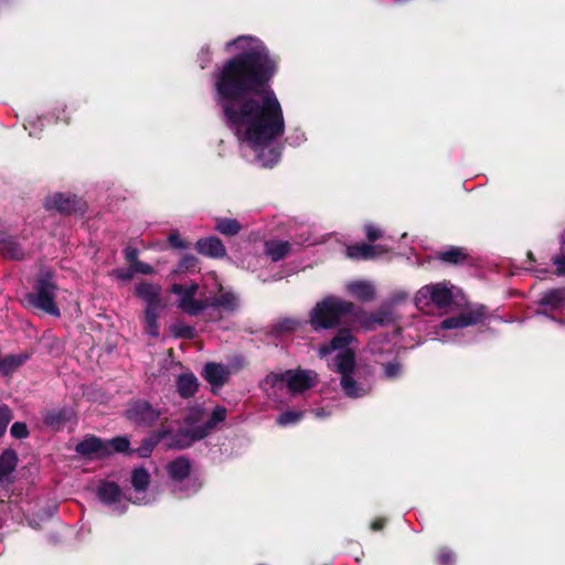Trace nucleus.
<instances>
[{"label":"nucleus","mask_w":565,"mask_h":565,"mask_svg":"<svg viewBox=\"0 0 565 565\" xmlns=\"http://www.w3.org/2000/svg\"><path fill=\"white\" fill-rule=\"evenodd\" d=\"M276 71L277 60L262 41L249 36V145L263 167L278 162L277 140L285 132L282 108L269 86Z\"/></svg>","instance_id":"obj_1"},{"label":"nucleus","mask_w":565,"mask_h":565,"mask_svg":"<svg viewBox=\"0 0 565 565\" xmlns=\"http://www.w3.org/2000/svg\"><path fill=\"white\" fill-rule=\"evenodd\" d=\"M225 50H237V55L213 73L214 100L243 149L247 141V36L227 42Z\"/></svg>","instance_id":"obj_2"},{"label":"nucleus","mask_w":565,"mask_h":565,"mask_svg":"<svg viewBox=\"0 0 565 565\" xmlns=\"http://www.w3.org/2000/svg\"><path fill=\"white\" fill-rule=\"evenodd\" d=\"M353 342L354 338L350 331L340 330L329 343L318 349V355L326 359L329 354L335 353L329 366L341 375L340 384L344 394L351 398H359L371 391L372 384L361 377V371L355 363Z\"/></svg>","instance_id":"obj_3"},{"label":"nucleus","mask_w":565,"mask_h":565,"mask_svg":"<svg viewBox=\"0 0 565 565\" xmlns=\"http://www.w3.org/2000/svg\"><path fill=\"white\" fill-rule=\"evenodd\" d=\"M226 415L227 411L223 406H216L210 415L202 407H192L184 418V428L172 430L162 426L157 430V433H162L160 444L167 449L186 448L194 441L209 436L225 420Z\"/></svg>","instance_id":"obj_4"},{"label":"nucleus","mask_w":565,"mask_h":565,"mask_svg":"<svg viewBox=\"0 0 565 565\" xmlns=\"http://www.w3.org/2000/svg\"><path fill=\"white\" fill-rule=\"evenodd\" d=\"M352 308L351 302L335 296H328L313 306L308 321L313 330L333 329Z\"/></svg>","instance_id":"obj_5"},{"label":"nucleus","mask_w":565,"mask_h":565,"mask_svg":"<svg viewBox=\"0 0 565 565\" xmlns=\"http://www.w3.org/2000/svg\"><path fill=\"white\" fill-rule=\"evenodd\" d=\"M167 473L172 491L181 497H191L203 487L201 477L192 473L191 461L183 456L167 465Z\"/></svg>","instance_id":"obj_6"},{"label":"nucleus","mask_w":565,"mask_h":565,"mask_svg":"<svg viewBox=\"0 0 565 565\" xmlns=\"http://www.w3.org/2000/svg\"><path fill=\"white\" fill-rule=\"evenodd\" d=\"M318 383V374L310 370H288L279 374H270L264 381L266 391L271 388L274 394L286 388L290 394L298 395Z\"/></svg>","instance_id":"obj_7"},{"label":"nucleus","mask_w":565,"mask_h":565,"mask_svg":"<svg viewBox=\"0 0 565 565\" xmlns=\"http://www.w3.org/2000/svg\"><path fill=\"white\" fill-rule=\"evenodd\" d=\"M52 273L42 270L35 280L33 292L28 295L31 306L51 316L58 317L60 310L55 305L56 286L52 281Z\"/></svg>","instance_id":"obj_8"},{"label":"nucleus","mask_w":565,"mask_h":565,"mask_svg":"<svg viewBox=\"0 0 565 565\" xmlns=\"http://www.w3.org/2000/svg\"><path fill=\"white\" fill-rule=\"evenodd\" d=\"M451 301V288L445 282L426 285L415 296V303L420 310L428 309L430 306L444 308L449 306Z\"/></svg>","instance_id":"obj_9"},{"label":"nucleus","mask_w":565,"mask_h":565,"mask_svg":"<svg viewBox=\"0 0 565 565\" xmlns=\"http://www.w3.org/2000/svg\"><path fill=\"white\" fill-rule=\"evenodd\" d=\"M198 290L199 286L196 284L188 286L173 284L171 287V292L178 296V308L190 316H198L207 309V298H195Z\"/></svg>","instance_id":"obj_10"},{"label":"nucleus","mask_w":565,"mask_h":565,"mask_svg":"<svg viewBox=\"0 0 565 565\" xmlns=\"http://www.w3.org/2000/svg\"><path fill=\"white\" fill-rule=\"evenodd\" d=\"M97 497L102 503L113 512L122 514L127 511L130 502L119 486L113 481H103L97 488Z\"/></svg>","instance_id":"obj_11"},{"label":"nucleus","mask_w":565,"mask_h":565,"mask_svg":"<svg viewBox=\"0 0 565 565\" xmlns=\"http://www.w3.org/2000/svg\"><path fill=\"white\" fill-rule=\"evenodd\" d=\"M131 487L132 492L129 495V500L134 504L146 505L156 500L149 491L150 473L143 467L135 468L131 471Z\"/></svg>","instance_id":"obj_12"},{"label":"nucleus","mask_w":565,"mask_h":565,"mask_svg":"<svg viewBox=\"0 0 565 565\" xmlns=\"http://www.w3.org/2000/svg\"><path fill=\"white\" fill-rule=\"evenodd\" d=\"M127 418L140 426H152L161 416V411L154 408L148 401L138 399L126 411Z\"/></svg>","instance_id":"obj_13"},{"label":"nucleus","mask_w":565,"mask_h":565,"mask_svg":"<svg viewBox=\"0 0 565 565\" xmlns=\"http://www.w3.org/2000/svg\"><path fill=\"white\" fill-rule=\"evenodd\" d=\"M44 207L47 211L70 214L82 210L83 201L72 193L55 192L45 198Z\"/></svg>","instance_id":"obj_14"},{"label":"nucleus","mask_w":565,"mask_h":565,"mask_svg":"<svg viewBox=\"0 0 565 565\" xmlns=\"http://www.w3.org/2000/svg\"><path fill=\"white\" fill-rule=\"evenodd\" d=\"M106 449L107 446L105 445V440L95 436H88L84 438L75 447V451L78 455L89 459H100L107 457Z\"/></svg>","instance_id":"obj_15"},{"label":"nucleus","mask_w":565,"mask_h":565,"mask_svg":"<svg viewBox=\"0 0 565 565\" xmlns=\"http://www.w3.org/2000/svg\"><path fill=\"white\" fill-rule=\"evenodd\" d=\"M218 296L207 297V308L233 311L238 307L237 296L230 289H225L216 281Z\"/></svg>","instance_id":"obj_16"},{"label":"nucleus","mask_w":565,"mask_h":565,"mask_svg":"<svg viewBox=\"0 0 565 565\" xmlns=\"http://www.w3.org/2000/svg\"><path fill=\"white\" fill-rule=\"evenodd\" d=\"M230 370L226 365L215 362H209L203 366L202 376L212 385L213 390L221 387L230 377Z\"/></svg>","instance_id":"obj_17"},{"label":"nucleus","mask_w":565,"mask_h":565,"mask_svg":"<svg viewBox=\"0 0 565 565\" xmlns=\"http://www.w3.org/2000/svg\"><path fill=\"white\" fill-rule=\"evenodd\" d=\"M161 287L157 284L143 281L136 286V295L146 303V308L162 307Z\"/></svg>","instance_id":"obj_18"},{"label":"nucleus","mask_w":565,"mask_h":565,"mask_svg":"<svg viewBox=\"0 0 565 565\" xmlns=\"http://www.w3.org/2000/svg\"><path fill=\"white\" fill-rule=\"evenodd\" d=\"M196 249L200 254L212 258H221L225 256L226 253L225 246L216 236H209L199 239L196 242Z\"/></svg>","instance_id":"obj_19"},{"label":"nucleus","mask_w":565,"mask_h":565,"mask_svg":"<svg viewBox=\"0 0 565 565\" xmlns=\"http://www.w3.org/2000/svg\"><path fill=\"white\" fill-rule=\"evenodd\" d=\"M348 292L360 301H371L375 297V287L366 280H352L347 282Z\"/></svg>","instance_id":"obj_20"},{"label":"nucleus","mask_w":565,"mask_h":565,"mask_svg":"<svg viewBox=\"0 0 565 565\" xmlns=\"http://www.w3.org/2000/svg\"><path fill=\"white\" fill-rule=\"evenodd\" d=\"M386 253V249L381 246H371L366 244H358L347 247V256L355 259H370L375 258Z\"/></svg>","instance_id":"obj_21"},{"label":"nucleus","mask_w":565,"mask_h":565,"mask_svg":"<svg viewBox=\"0 0 565 565\" xmlns=\"http://www.w3.org/2000/svg\"><path fill=\"white\" fill-rule=\"evenodd\" d=\"M482 313L480 311L463 312L458 317L446 319L441 322L443 329H457L477 323Z\"/></svg>","instance_id":"obj_22"},{"label":"nucleus","mask_w":565,"mask_h":565,"mask_svg":"<svg viewBox=\"0 0 565 565\" xmlns=\"http://www.w3.org/2000/svg\"><path fill=\"white\" fill-rule=\"evenodd\" d=\"M0 254L11 259H21L24 256L21 245L7 234H0Z\"/></svg>","instance_id":"obj_23"},{"label":"nucleus","mask_w":565,"mask_h":565,"mask_svg":"<svg viewBox=\"0 0 565 565\" xmlns=\"http://www.w3.org/2000/svg\"><path fill=\"white\" fill-rule=\"evenodd\" d=\"M199 387V382L193 373H182L177 379V391L183 398L192 397Z\"/></svg>","instance_id":"obj_24"},{"label":"nucleus","mask_w":565,"mask_h":565,"mask_svg":"<svg viewBox=\"0 0 565 565\" xmlns=\"http://www.w3.org/2000/svg\"><path fill=\"white\" fill-rule=\"evenodd\" d=\"M18 463V455L12 449H6L0 455V483L15 470Z\"/></svg>","instance_id":"obj_25"},{"label":"nucleus","mask_w":565,"mask_h":565,"mask_svg":"<svg viewBox=\"0 0 565 565\" xmlns=\"http://www.w3.org/2000/svg\"><path fill=\"white\" fill-rule=\"evenodd\" d=\"M29 359V354L20 353V354H8L2 356L0 364V373L2 375H10L14 371H17L23 363H25Z\"/></svg>","instance_id":"obj_26"},{"label":"nucleus","mask_w":565,"mask_h":565,"mask_svg":"<svg viewBox=\"0 0 565 565\" xmlns=\"http://www.w3.org/2000/svg\"><path fill=\"white\" fill-rule=\"evenodd\" d=\"M241 230L242 225L235 218L215 217V231L224 236H235Z\"/></svg>","instance_id":"obj_27"},{"label":"nucleus","mask_w":565,"mask_h":565,"mask_svg":"<svg viewBox=\"0 0 565 565\" xmlns=\"http://www.w3.org/2000/svg\"><path fill=\"white\" fill-rule=\"evenodd\" d=\"M290 245L282 241H271L265 244L266 255L274 262H277L288 255Z\"/></svg>","instance_id":"obj_28"},{"label":"nucleus","mask_w":565,"mask_h":565,"mask_svg":"<svg viewBox=\"0 0 565 565\" xmlns=\"http://www.w3.org/2000/svg\"><path fill=\"white\" fill-rule=\"evenodd\" d=\"M565 303V289L553 290L544 295L540 305L551 310H556Z\"/></svg>","instance_id":"obj_29"},{"label":"nucleus","mask_w":565,"mask_h":565,"mask_svg":"<svg viewBox=\"0 0 565 565\" xmlns=\"http://www.w3.org/2000/svg\"><path fill=\"white\" fill-rule=\"evenodd\" d=\"M162 307H150L145 310L146 332L153 338L159 335V326L157 322L159 311Z\"/></svg>","instance_id":"obj_30"},{"label":"nucleus","mask_w":565,"mask_h":565,"mask_svg":"<svg viewBox=\"0 0 565 565\" xmlns=\"http://www.w3.org/2000/svg\"><path fill=\"white\" fill-rule=\"evenodd\" d=\"M70 417V412L65 408L53 409L45 414L44 424L53 427L60 428Z\"/></svg>","instance_id":"obj_31"},{"label":"nucleus","mask_w":565,"mask_h":565,"mask_svg":"<svg viewBox=\"0 0 565 565\" xmlns=\"http://www.w3.org/2000/svg\"><path fill=\"white\" fill-rule=\"evenodd\" d=\"M162 433L153 431L148 438H146L142 445L136 450L139 457H148L156 445L160 444V435Z\"/></svg>","instance_id":"obj_32"},{"label":"nucleus","mask_w":565,"mask_h":565,"mask_svg":"<svg viewBox=\"0 0 565 565\" xmlns=\"http://www.w3.org/2000/svg\"><path fill=\"white\" fill-rule=\"evenodd\" d=\"M107 446V456L114 452H126L129 449V440L126 437H116L110 440H105Z\"/></svg>","instance_id":"obj_33"},{"label":"nucleus","mask_w":565,"mask_h":565,"mask_svg":"<svg viewBox=\"0 0 565 565\" xmlns=\"http://www.w3.org/2000/svg\"><path fill=\"white\" fill-rule=\"evenodd\" d=\"M303 417V412L301 411H286L281 413L276 422L279 426H290L295 425Z\"/></svg>","instance_id":"obj_34"},{"label":"nucleus","mask_w":565,"mask_h":565,"mask_svg":"<svg viewBox=\"0 0 565 565\" xmlns=\"http://www.w3.org/2000/svg\"><path fill=\"white\" fill-rule=\"evenodd\" d=\"M50 120L54 122H70L67 106L63 103L56 104L50 114Z\"/></svg>","instance_id":"obj_35"},{"label":"nucleus","mask_w":565,"mask_h":565,"mask_svg":"<svg viewBox=\"0 0 565 565\" xmlns=\"http://www.w3.org/2000/svg\"><path fill=\"white\" fill-rule=\"evenodd\" d=\"M171 330L177 338L193 339L195 335V329L193 327L181 322L174 323Z\"/></svg>","instance_id":"obj_36"},{"label":"nucleus","mask_w":565,"mask_h":565,"mask_svg":"<svg viewBox=\"0 0 565 565\" xmlns=\"http://www.w3.org/2000/svg\"><path fill=\"white\" fill-rule=\"evenodd\" d=\"M465 258V254L460 248H450L440 254V259L448 263L457 264Z\"/></svg>","instance_id":"obj_37"},{"label":"nucleus","mask_w":565,"mask_h":565,"mask_svg":"<svg viewBox=\"0 0 565 565\" xmlns=\"http://www.w3.org/2000/svg\"><path fill=\"white\" fill-rule=\"evenodd\" d=\"M12 418L11 411L8 406H0V437H2L7 430V427Z\"/></svg>","instance_id":"obj_38"},{"label":"nucleus","mask_w":565,"mask_h":565,"mask_svg":"<svg viewBox=\"0 0 565 565\" xmlns=\"http://www.w3.org/2000/svg\"><path fill=\"white\" fill-rule=\"evenodd\" d=\"M10 434L17 439H23L29 436V429L24 423L15 422L10 428Z\"/></svg>","instance_id":"obj_39"},{"label":"nucleus","mask_w":565,"mask_h":565,"mask_svg":"<svg viewBox=\"0 0 565 565\" xmlns=\"http://www.w3.org/2000/svg\"><path fill=\"white\" fill-rule=\"evenodd\" d=\"M198 259L193 255H184L179 262L178 268L175 271H186L191 270L196 266Z\"/></svg>","instance_id":"obj_40"},{"label":"nucleus","mask_w":565,"mask_h":565,"mask_svg":"<svg viewBox=\"0 0 565 565\" xmlns=\"http://www.w3.org/2000/svg\"><path fill=\"white\" fill-rule=\"evenodd\" d=\"M279 329L281 331H294L300 326V321L294 318H285L279 322Z\"/></svg>","instance_id":"obj_41"},{"label":"nucleus","mask_w":565,"mask_h":565,"mask_svg":"<svg viewBox=\"0 0 565 565\" xmlns=\"http://www.w3.org/2000/svg\"><path fill=\"white\" fill-rule=\"evenodd\" d=\"M384 372L387 379H395L402 373V366L397 362L388 363L385 365Z\"/></svg>","instance_id":"obj_42"},{"label":"nucleus","mask_w":565,"mask_h":565,"mask_svg":"<svg viewBox=\"0 0 565 565\" xmlns=\"http://www.w3.org/2000/svg\"><path fill=\"white\" fill-rule=\"evenodd\" d=\"M132 270L135 273H140L143 275H151L154 271L151 265L140 260L135 262V264L132 265Z\"/></svg>","instance_id":"obj_43"},{"label":"nucleus","mask_w":565,"mask_h":565,"mask_svg":"<svg viewBox=\"0 0 565 565\" xmlns=\"http://www.w3.org/2000/svg\"><path fill=\"white\" fill-rule=\"evenodd\" d=\"M168 242L170 243L171 246H173L174 248H178V249H183L186 247V244L184 243V241L180 237V235L178 233L170 234L168 237Z\"/></svg>","instance_id":"obj_44"},{"label":"nucleus","mask_w":565,"mask_h":565,"mask_svg":"<svg viewBox=\"0 0 565 565\" xmlns=\"http://www.w3.org/2000/svg\"><path fill=\"white\" fill-rule=\"evenodd\" d=\"M212 53L209 46L202 47L199 53V60L201 62V67L204 68L211 62Z\"/></svg>","instance_id":"obj_45"},{"label":"nucleus","mask_w":565,"mask_h":565,"mask_svg":"<svg viewBox=\"0 0 565 565\" xmlns=\"http://www.w3.org/2000/svg\"><path fill=\"white\" fill-rule=\"evenodd\" d=\"M134 270H132V267H130L129 269H116L114 271V275L119 279V280H122V281H128L132 278L134 276Z\"/></svg>","instance_id":"obj_46"},{"label":"nucleus","mask_w":565,"mask_h":565,"mask_svg":"<svg viewBox=\"0 0 565 565\" xmlns=\"http://www.w3.org/2000/svg\"><path fill=\"white\" fill-rule=\"evenodd\" d=\"M365 233L370 241H375L382 236L381 231L374 225H366Z\"/></svg>","instance_id":"obj_47"},{"label":"nucleus","mask_w":565,"mask_h":565,"mask_svg":"<svg viewBox=\"0 0 565 565\" xmlns=\"http://www.w3.org/2000/svg\"><path fill=\"white\" fill-rule=\"evenodd\" d=\"M125 257L132 266L135 262H138V250L129 247L125 250Z\"/></svg>","instance_id":"obj_48"},{"label":"nucleus","mask_w":565,"mask_h":565,"mask_svg":"<svg viewBox=\"0 0 565 565\" xmlns=\"http://www.w3.org/2000/svg\"><path fill=\"white\" fill-rule=\"evenodd\" d=\"M24 128L26 130H29V135L30 136H36L38 132L41 130V128H36L35 127V120H33L32 118H29L25 124H24Z\"/></svg>","instance_id":"obj_49"},{"label":"nucleus","mask_w":565,"mask_h":565,"mask_svg":"<svg viewBox=\"0 0 565 565\" xmlns=\"http://www.w3.org/2000/svg\"><path fill=\"white\" fill-rule=\"evenodd\" d=\"M388 320H390L388 313H386V312H377L376 315H374V317L372 319V322H376V323L383 324V323H385Z\"/></svg>","instance_id":"obj_50"},{"label":"nucleus","mask_w":565,"mask_h":565,"mask_svg":"<svg viewBox=\"0 0 565 565\" xmlns=\"http://www.w3.org/2000/svg\"><path fill=\"white\" fill-rule=\"evenodd\" d=\"M454 559V555L451 552H443L440 554V561L443 563V565H448L452 562Z\"/></svg>","instance_id":"obj_51"},{"label":"nucleus","mask_w":565,"mask_h":565,"mask_svg":"<svg viewBox=\"0 0 565 565\" xmlns=\"http://www.w3.org/2000/svg\"><path fill=\"white\" fill-rule=\"evenodd\" d=\"M557 270L561 274H565V258H559L556 260Z\"/></svg>","instance_id":"obj_52"},{"label":"nucleus","mask_w":565,"mask_h":565,"mask_svg":"<svg viewBox=\"0 0 565 565\" xmlns=\"http://www.w3.org/2000/svg\"><path fill=\"white\" fill-rule=\"evenodd\" d=\"M384 521L383 520H376L372 522L371 529L374 531L381 530L383 527Z\"/></svg>","instance_id":"obj_53"},{"label":"nucleus","mask_w":565,"mask_h":565,"mask_svg":"<svg viewBox=\"0 0 565 565\" xmlns=\"http://www.w3.org/2000/svg\"><path fill=\"white\" fill-rule=\"evenodd\" d=\"M330 413L329 412H326L324 409H316L315 411V415L318 417V418H323V417H327Z\"/></svg>","instance_id":"obj_54"},{"label":"nucleus","mask_w":565,"mask_h":565,"mask_svg":"<svg viewBox=\"0 0 565 565\" xmlns=\"http://www.w3.org/2000/svg\"><path fill=\"white\" fill-rule=\"evenodd\" d=\"M563 245H565V232H564V235H563Z\"/></svg>","instance_id":"obj_55"}]
</instances>
